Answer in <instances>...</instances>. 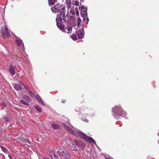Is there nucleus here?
I'll return each instance as SVG.
<instances>
[{"mask_svg": "<svg viewBox=\"0 0 159 159\" xmlns=\"http://www.w3.org/2000/svg\"><path fill=\"white\" fill-rule=\"evenodd\" d=\"M58 27L59 28V29L64 32L68 34H70L72 32V27L71 26H68L67 27H66L65 28L64 25H61Z\"/></svg>", "mask_w": 159, "mask_h": 159, "instance_id": "obj_6", "label": "nucleus"}, {"mask_svg": "<svg viewBox=\"0 0 159 159\" xmlns=\"http://www.w3.org/2000/svg\"><path fill=\"white\" fill-rule=\"evenodd\" d=\"M158 142H159V141H158Z\"/></svg>", "mask_w": 159, "mask_h": 159, "instance_id": "obj_47", "label": "nucleus"}, {"mask_svg": "<svg viewBox=\"0 0 159 159\" xmlns=\"http://www.w3.org/2000/svg\"><path fill=\"white\" fill-rule=\"evenodd\" d=\"M20 84H21L22 85H23V84H23L22 82H21V81L20 82Z\"/></svg>", "mask_w": 159, "mask_h": 159, "instance_id": "obj_42", "label": "nucleus"}, {"mask_svg": "<svg viewBox=\"0 0 159 159\" xmlns=\"http://www.w3.org/2000/svg\"><path fill=\"white\" fill-rule=\"evenodd\" d=\"M63 126L64 128L65 129H66L68 132H69V133H70L71 134L73 135L74 134V132L67 125L64 124Z\"/></svg>", "mask_w": 159, "mask_h": 159, "instance_id": "obj_10", "label": "nucleus"}, {"mask_svg": "<svg viewBox=\"0 0 159 159\" xmlns=\"http://www.w3.org/2000/svg\"><path fill=\"white\" fill-rule=\"evenodd\" d=\"M61 13L59 18H57L56 19L57 22V27H59L60 25H62L61 23L63 20L65 21L66 18L65 14L63 11L60 12Z\"/></svg>", "mask_w": 159, "mask_h": 159, "instance_id": "obj_5", "label": "nucleus"}, {"mask_svg": "<svg viewBox=\"0 0 159 159\" xmlns=\"http://www.w3.org/2000/svg\"><path fill=\"white\" fill-rule=\"evenodd\" d=\"M58 152L59 155L62 156L65 159H70L71 155L70 152L65 148H59Z\"/></svg>", "mask_w": 159, "mask_h": 159, "instance_id": "obj_2", "label": "nucleus"}, {"mask_svg": "<svg viewBox=\"0 0 159 159\" xmlns=\"http://www.w3.org/2000/svg\"><path fill=\"white\" fill-rule=\"evenodd\" d=\"M38 102H39V103L41 105H42V106H45V105L44 104L43 101L41 99Z\"/></svg>", "mask_w": 159, "mask_h": 159, "instance_id": "obj_25", "label": "nucleus"}, {"mask_svg": "<svg viewBox=\"0 0 159 159\" xmlns=\"http://www.w3.org/2000/svg\"><path fill=\"white\" fill-rule=\"evenodd\" d=\"M80 0V1H83V0Z\"/></svg>", "mask_w": 159, "mask_h": 159, "instance_id": "obj_46", "label": "nucleus"}, {"mask_svg": "<svg viewBox=\"0 0 159 159\" xmlns=\"http://www.w3.org/2000/svg\"><path fill=\"white\" fill-rule=\"evenodd\" d=\"M71 147V149L74 151H77V148L75 147V145L74 144L72 145Z\"/></svg>", "mask_w": 159, "mask_h": 159, "instance_id": "obj_26", "label": "nucleus"}, {"mask_svg": "<svg viewBox=\"0 0 159 159\" xmlns=\"http://www.w3.org/2000/svg\"><path fill=\"white\" fill-rule=\"evenodd\" d=\"M81 20L80 18L79 17H78V20H77V23H78V27H80V25H81Z\"/></svg>", "mask_w": 159, "mask_h": 159, "instance_id": "obj_22", "label": "nucleus"}, {"mask_svg": "<svg viewBox=\"0 0 159 159\" xmlns=\"http://www.w3.org/2000/svg\"><path fill=\"white\" fill-rule=\"evenodd\" d=\"M14 87V89L17 91H20L22 89L21 86L19 84H15Z\"/></svg>", "mask_w": 159, "mask_h": 159, "instance_id": "obj_12", "label": "nucleus"}, {"mask_svg": "<svg viewBox=\"0 0 159 159\" xmlns=\"http://www.w3.org/2000/svg\"><path fill=\"white\" fill-rule=\"evenodd\" d=\"M71 39L75 41L77 39V38L75 34H73L70 35Z\"/></svg>", "mask_w": 159, "mask_h": 159, "instance_id": "obj_20", "label": "nucleus"}, {"mask_svg": "<svg viewBox=\"0 0 159 159\" xmlns=\"http://www.w3.org/2000/svg\"><path fill=\"white\" fill-rule=\"evenodd\" d=\"M70 12L72 15H74L75 13V12L74 10L72 9H71L70 10Z\"/></svg>", "mask_w": 159, "mask_h": 159, "instance_id": "obj_33", "label": "nucleus"}, {"mask_svg": "<svg viewBox=\"0 0 159 159\" xmlns=\"http://www.w3.org/2000/svg\"><path fill=\"white\" fill-rule=\"evenodd\" d=\"M65 9V7L59 4H57L54 7H52L51 10L53 12H60L64 11Z\"/></svg>", "mask_w": 159, "mask_h": 159, "instance_id": "obj_3", "label": "nucleus"}, {"mask_svg": "<svg viewBox=\"0 0 159 159\" xmlns=\"http://www.w3.org/2000/svg\"><path fill=\"white\" fill-rule=\"evenodd\" d=\"M112 111L114 113V117L116 118L119 116L118 113H120L121 116L126 117V113L122 110L121 107L120 106H116L113 108Z\"/></svg>", "mask_w": 159, "mask_h": 159, "instance_id": "obj_1", "label": "nucleus"}, {"mask_svg": "<svg viewBox=\"0 0 159 159\" xmlns=\"http://www.w3.org/2000/svg\"><path fill=\"white\" fill-rule=\"evenodd\" d=\"M68 5V8L69 9L73 7L74 6V4L73 3H70V4L67 5Z\"/></svg>", "mask_w": 159, "mask_h": 159, "instance_id": "obj_21", "label": "nucleus"}, {"mask_svg": "<svg viewBox=\"0 0 159 159\" xmlns=\"http://www.w3.org/2000/svg\"><path fill=\"white\" fill-rule=\"evenodd\" d=\"M44 159H49V158H48V157H44Z\"/></svg>", "mask_w": 159, "mask_h": 159, "instance_id": "obj_41", "label": "nucleus"}, {"mask_svg": "<svg viewBox=\"0 0 159 159\" xmlns=\"http://www.w3.org/2000/svg\"><path fill=\"white\" fill-rule=\"evenodd\" d=\"M85 121L88 122V120H86Z\"/></svg>", "mask_w": 159, "mask_h": 159, "instance_id": "obj_43", "label": "nucleus"}, {"mask_svg": "<svg viewBox=\"0 0 159 159\" xmlns=\"http://www.w3.org/2000/svg\"><path fill=\"white\" fill-rule=\"evenodd\" d=\"M76 14H77V15H79V13L78 12H76Z\"/></svg>", "mask_w": 159, "mask_h": 159, "instance_id": "obj_44", "label": "nucleus"}, {"mask_svg": "<svg viewBox=\"0 0 159 159\" xmlns=\"http://www.w3.org/2000/svg\"><path fill=\"white\" fill-rule=\"evenodd\" d=\"M1 35L3 37H9L10 34L9 32L7 27L6 26L5 27H2L1 29Z\"/></svg>", "mask_w": 159, "mask_h": 159, "instance_id": "obj_7", "label": "nucleus"}, {"mask_svg": "<svg viewBox=\"0 0 159 159\" xmlns=\"http://www.w3.org/2000/svg\"><path fill=\"white\" fill-rule=\"evenodd\" d=\"M77 34L79 39H82L83 38L84 36V31L82 30H79L76 33Z\"/></svg>", "mask_w": 159, "mask_h": 159, "instance_id": "obj_9", "label": "nucleus"}, {"mask_svg": "<svg viewBox=\"0 0 159 159\" xmlns=\"http://www.w3.org/2000/svg\"><path fill=\"white\" fill-rule=\"evenodd\" d=\"M86 13H87V10H82L81 12V15L83 18L86 17Z\"/></svg>", "mask_w": 159, "mask_h": 159, "instance_id": "obj_18", "label": "nucleus"}, {"mask_svg": "<svg viewBox=\"0 0 159 159\" xmlns=\"http://www.w3.org/2000/svg\"><path fill=\"white\" fill-rule=\"evenodd\" d=\"M28 92L29 93V94H30L31 93H32V92H31V91L29 89H27V90Z\"/></svg>", "mask_w": 159, "mask_h": 159, "instance_id": "obj_38", "label": "nucleus"}, {"mask_svg": "<svg viewBox=\"0 0 159 159\" xmlns=\"http://www.w3.org/2000/svg\"><path fill=\"white\" fill-rule=\"evenodd\" d=\"M51 126L52 128L54 129L57 130L59 129V126L55 124H52Z\"/></svg>", "mask_w": 159, "mask_h": 159, "instance_id": "obj_15", "label": "nucleus"}, {"mask_svg": "<svg viewBox=\"0 0 159 159\" xmlns=\"http://www.w3.org/2000/svg\"><path fill=\"white\" fill-rule=\"evenodd\" d=\"M8 157H9L10 159H11V155H8Z\"/></svg>", "mask_w": 159, "mask_h": 159, "instance_id": "obj_40", "label": "nucleus"}, {"mask_svg": "<svg viewBox=\"0 0 159 159\" xmlns=\"http://www.w3.org/2000/svg\"><path fill=\"white\" fill-rule=\"evenodd\" d=\"M23 140L24 141H25V142H27V143H29V144L30 143V140H29L28 139H24Z\"/></svg>", "mask_w": 159, "mask_h": 159, "instance_id": "obj_28", "label": "nucleus"}, {"mask_svg": "<svg viewBox=\"0 0 159 159\" xmlns=\"http://www.w3.org/2000/svg\"><path fill=\"white\" fill-rule=\"evenodd\" d=\"M0 148L2 149V150L6 153L7 154L8 153V151L7 149L2 146H0Z\"/></svg>", "mask_w": 159, "mask_h": 159, "instance_id": "obj_16", "label": "nucleus"}, {"mask_svg": "<svg viewBox=\"0 0 159 159\" xmlns=\"http://www.w3.org/2000/svg\"><path fill=\"white\" fill-rule=\"evenodd\" d=\"M5 121H6L7 122H9L10 120V119L9 118L6 117L5 118Z\"/></svg>", "mask_w": 159, "mask_h": 159, "instance_id": "obj_29", "label": "nucleus"}, {"mask_svg": "<svg viewBox=\"0 0 159 159\" xmlns=\"http://www.w3.org/2000/svg\"><path fill=\"white\" fill-rule=\"evenodd\" d=\"M71 0H66V3L67 4V5L70 4V3H72L70 2Z\"/></svg>", "mask_w": 159, "mask_h": 159, "instance_id": "obj_34", "label": "nucleus"}, {"mask_svg": "<svg viewBox=\"0 0 159 159\" xmlns=\"http://www.w3.org/2000/svg\"><path fill=\"white\" fill-rule=\"evenodd\" d=\"M57 2V0H48V2L49 5H53Z\"/></svg>", "mask_w": 159, "mask_h": 159, "instance_id": "obj_17", "label": "nucleus"}, {"mask_svg": "<svg viewBox=\"0 0 159 159\" xmlns=\"http://www.w3.org/2000/svg\"><path fill=\"white\" fill-rule=\"evenodd\" d=\"M158 135L159 136V132L158 133Z\"/></svg>", "mask_w": 159, "mask_h": 159, "instance_id": "obj_45", "label": "nucleus"}, {"mask_svg": "<svg viewBox=\"0 0 159 159\" xmlns=\"http://www.w3.org/2000/svg\"><path fill=\"white\" fill-rule=\"evenodd\" d=\"M83 18V21H84L86 23H88L89 21V19L88 17H86Z\"/></svg>", "mask_w": 159, "mask_h": 159, "instance_id": "obj_23", "label": "nucleus"}, {"mask_svg": "<svg viewBox=\"0 0 159 159\" xmlns=\"http://www.w3.org/2000/svg\"><path fill=\"white\" fill-rule=\"evenodd\" d=\"M30 95L33 98H35L36 95H34L32 93H31Z\"/></svg>", "mask_w": 159, "mask_h": 159, "instance_id": "obj_36", "label": "nucleus"}, {"mask_svg": "<svg viewBox=\"0 0 159 159\" xmlns=\"http://www.w3.org/2000/svg\"><path fill=\"white\" fill-rule=\"evenodd\" d=\"M54 157L55 159H59L58 156V155H56L55 154H54Z\"/></svg>", "mask_w": 159, "mask_h": 159, "instance_id": "obj_31", "label": "nucleus"}, {"mask_svg": "<svg viewBox=\"0 0 159 159\" xmlns=\"http://www.w3.org/2000/svg\"><path fill=\"white\" fill-rule=\"evenodd\" d=\"M2 105L3 107H7V105L4 103H2Z\"/></svg>", "mask_w": 159, "mask_h": 159, "instance_id": "obj_39", "label": "nucleus"}, {"mask_svg": "<svg viewBox=\"0 0 159 159\" xmlns=\"http://www.w3.org/2000/svg\"><path fill=\"white\" fill-rule=\"evenodd\" d=\"M30 95L33 98H35L36 95H34L32 93H31Z\"/></svg>", "mask_w": 159, "mask_h": 159, "instance_id": "obj_37", "label": "nucleus"}, {"mask_svg": "<svg viewBox=\"0 0 159 159\" xmlns=\"http://www.w3.org/2000/svg\"><path fill=\"white\" fill-rule=\"evenodd\" d=\"M9 70L11 75L13 76L15 74L13 66L12 65H10L9 66Z\"/></svg>", "mask_w": 159, "mask_h": 159, "instance_id": "obj_11", "label": "nucleus"}, {"mask_svg": "<svg viewBox=\"0 0 159 159\" xmlns=\"http://www.w3.org/2000/svg\"><path fill=\"white\" fill-rule=\"evenodd\" d=\"M35 98H36L37 100L38 101L41 99L40 96L38 94L36 95L35 97Z\"/></svg>", "mask_w": 159, "mask_h": 159, "instance_id": "obj_27", "label": "nucleus"}, {"mask_svg": "<svg viewBox=\"0 0 159 159\" xmlns=\"http://www.w3.org/2000/svg\"><path fill=\"white\" fill-rule=\"evenodd\" d=\"M20 102L22 104H24L25 106H28L29 105V104L27 102H25V101L23 100H20Z\"/></svg>", "mask_w": 159, "mask_h": 159, "instance_id": "obj_19", "label": "nucleus"}, {"mask_svg": "<svg viewBox=\"0 0 159 159\" xmlns=\"http://www.w3.org/2000/svg\"><path fill=\"white\" fill-rule=\"evenodd\" d=\"M35 108L38 111L41 112L42 111V109L39 107L35 106Z\"/></svg>", "mask_w": 159, "mask_h": 159, "instance_id": "obj_24", "label": "nucleus"}, {"mask_svg": "<svg viewBox=\"0 0 159 159\" xmlns=\"http://www.w3.org/2000/svg\"><path fill=\"white\" fill-rule=\"evenodd\" d=\"M77 133L80 137L85 138L86 141L90 143H95V141L92 138L87 136L84 134L81 131L79 130L77 132Z\"/></svg>", "mask_w": 159, "mask_h": 159, "instance_id": "obj_4", "label": "nucleus"}, {"mask_svg": "<svg viewBox=\"0 0 159 159\" xmlns=\"http://www.w3.org/2000/svg\"><path fill=\"white\" fill-rule=\"evenodd\" d=\"M77 146L81 149H83L85 147V144L82 141L75 140L74 141Z\"/></svg>", "mask_w": 159, "mask_h": 159, "instance_id": "obj_8", "label": "nucleus"}, {"mask_svg": "<svg viewBox=\"0 0 159 159\" xmlns=\"http://www.w3.org/2000/svg\"><path fill=\"white\" fill-rule=\"evenodd\" d=\"M75 5L76 6H78L79 5V2L78 1H76L75 2Z\"/></svg>", "mask_w": 159, "mask_h": 159, "instance_id": "obj_35", "label": "nucleus"}, {"mask_svg": "<svg viewBox=\"0 0 159 159\" xmlns=\"http://www.w3.org/2000/svg\"><path fill=\"white\" fill-rule=\"evenodd\" d=\"M16 42L19 46H21V45L24 46L23 43L22 41L20 39H17L16 40Z\"/></svg>", "mask_w": 159, "mask_h": 159, "instance_id": "obj_13", "label": "nucleus"}, {"mask_svg": "<svg viewBox=\"0 0 159 159\" xmlns=\"http://www.w3.org/2000/svg\"><path fill=\"white\" fill-rule=\"evenodd\" d=\"M23 86L25 88V89L26 91L27 90V89H29L27 86L25 85L24 84H23Z\"/></svg>", "mask_w": 159, "mask_h": 159, "instance_id": "obj_30", "label": "nucleus"}, {"mask_svg": "<svg viewBox=\"0 0 159 159\" xmlns=\"http://www.w3.org/2000/svg\"><path fill=\"white\" fill-rule=\"evenodd\" d=\"M80 8H81V9H84V10H86V11L87 10V8L84 7L83 6H81L80 7Z\"/></svg>", "mask_w": 159, "mask_h": 159, "instance_id": "obj_32", "label": "nucleus"}, {"mask_svg": "<svg viewBox=\"0 0 159 159\" xmlns=\"http://www.w3.org/2000/svg\"><path fill=\"white\" fill-rule=\"evenodd\" d=\"M23 99L25 100L27 102H30V98L27 96H25L23 97Z\"/></svg>", "mask_w": 159, "mask_h": 159, "instance_id": "obj_14", "label": "nucleus"}]
</instances>
